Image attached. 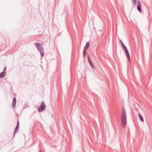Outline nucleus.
<instances>
[{"label":"nucleus","mask_w":152,"mask_h":152,"mask_svg":"<svg viewBox=\"0 0 152 152\" xmlns=\"http://www.w3.org/2000/svg\"><path fill=\"white\" fill-rule=\"evenodd\" d=\"M121 121L123 126L125 127L127 123L126 114L124 108H123L121 113Z\"/></svg>","instance_id":"nucleus-1"},{"label":"nucleus","mask_w":152,"mask_h":152,"mask_svg":"<svg viewBox=\"0 0 152 152\" xmlns=\"http://www.w3.org/2000/svg\"><path fill=\"white\" fill-rule=\"evenodd\" d=\"M122 46V48L124 50L127 49L126 47V46L124 44Z\"/></svg>","instance_id":"nucleus-13"},{"label":"nucleus","mask_w":152,"mask_h":152,"mask_svg":"<svg viewBox=\"0 0 152 152\" xmlns=\"http://www.w3.org/2000/svg\"><path fill=\"white\" fill-rule=\"evenodd\" d=\"M141 2L138 0V3L137 5V9L140 12H142L141 8Z\"/></svg>","instance_id":"nucleus-5"},{"label":"nucleus","mask_w":152,"mask_h":152,"mask_svg":"<svg viewBox=\"0 0 152 152\" xmlns=\"http://www.w3.org/2000/svg\"><path fill=\"white\" fill-rule=\"evenodd\" d=\"M19 122L18 121H17V126H16V128H15L14 130V134H13V137H14L15 133H16V132L19 129Z\"/></svg>","instance_id":"nucleus-4"},{"label":"nucleus","mask_w":152,"mask_h":152,"mask_svg":"<svg viewBox=\"0 0 152 152\" xmlns=\"http://www.w3.org/2000/svg\"><path fill=\"white\" fill-rule=\"evenodd\" d=\"M88 62L89 63V64L90 66L93 68L94 69V65H93V63H92L91 60H89V61H88Z\"/></svg>","instance_id":"nucleus-11"},{"label":"nucleus","mask_w":152,"mask_h":152,"mask_svg":"<svg viewBox=\"0 0 152 152\" xmlns=\"http://www.w3.org/2000/svg\"><path fill=\"white\" fill-rule=\"evenodd\" d=\"M133 3L134 4L136 5L137 4V0H132Z\"/></svg>","instance_id":"nucleus-15"},{"label":"nucleus","mask_w":152,"mask_h":152,"mask_svg":"<svg viewBox=\"0 0 152 152\" xmlns=\"http://www.w3.org/2000/svg\"><path fill=\"white\" fill-rule=\"evenodd\" d=\"M86 50L83 49V56L85 57L86 56Z\"/></svg>","instance_id":"nucleus-12"},{"label":"nucleus","mask_w":152,"mask_h":152,"mask_svg":"<svg viewBox=\"0 0 152 152\" xmlns=\"http://www.w3.org/2000/svg\"><path fill=\"white\" fill-rule=\"evenodd\" d=\"M126 55V57H127V58L129 60V61H130V57L129 56V52L128 50H124Z\"/></svg>","instance_id":"nucleus-6"},{"label":"nucleus","mask_w":152,"mask_h":152,"mask_svg":"<svg viewBox=\"0 0 152 152\" xmlns=\"http://www.w3.org/2000/svg\"><path fill=\"white\" fill-rule=\"evenodd\" d=\"M6 67H5L4 69V70L3 71V72H5L6 73Z\"/></svg>","instance_id":"nucleus-16"},{"label":"nucleus","mask_w":152,"mask_h":152,"mask_svg":"<svg viewBox=\"0 0 152 152\" xmlns=\"http://www.w3.org/2000/svg\"><path fill=\"white\" fill-rule=\"evenodd\" d=\"M122 46V48L124 50L127 49L126 47V46L124 44Z\"/></svg>","instance_id":"nucleus-14"},{"label":"nucleus","mask_w":152,"mask_h":152,"mask_svg":"<svg viewBox=\"0 0 152 152\" xmlns=\"http://www.w3.org/2000/svg\"><path fill=\"white\" fill-rule=\"evenodd\" d=\"M5 74L6 73L2 71L0 73V78L4 77L5 76Z\"/></svg>","instance_id":"nucleus-8"},{"label":"nucleus","mask_w":152,"mask_h":152,"mask_svg":"<svg viewBox=\"0 0 152 152\" xmlns=\"http://www.w3.org/2000/svg\"><path fill=\"white\" fill-rule=\"evenodd\" d=\"M88 61H89V60H91L90 59V58L89 57H88Z\"/></svg>","instance_id":"nucleus-18"},{"label":"nucleus","mask_w":152,"mask_h":152,"mask_svg":"<svg viewBox=\"0 0 152 152\" xmlns=\"http://www.w3.org/2000/svg\"><path fill=\"white\" fill-rule=\"evenodd\" d=\"M120 41L122 45L124 44L121 40H120Z\"/></svg>","instance_id":"nucleus-17"},{"label":"nucleus","mask_w":152,"mask_h":152,"mask_svg":"<svg viewBox=\"0 0 152 152\" xmlns=\"http://www.w3.org/2000/svg\"><path fill=\"white\" fill-rule=\"evenodd\" d=\"M138 115H139V118L140 120H141V121H142V122H143L144 121V119H143V117L142 116V115L140 113H139Z\"/></svg>","instance_id":"nucleus-10"},{"label":"nucleus","mask_w":152,"mask_h":152,"mask_svg":"<svg viewBox=\"0 0 152 152\" xmlns=\"http://www.w3.org/2000/svg\"><path fill=\"white\" fill-rule=\"evenodd\" d=\"M89 45V43L88 42H87L84 48L83 49L87 50Z\"/></svg>","instance_id":"nucleus-9"},{"label":"nucleus","mask_w":152,"mask_h":152,"mask_svg":"<svg viewBox=\"0 0 152 152\" xmlns=\"http://www.w3.org/2000/svg\"><path fill=\"white\" fill-rule=\"evenodd\" d=\"M39 152H42V151L41 150H40L39 151Z\"/></svg>","instance_id":"nucleus-20"},{"label":"nucleus","mask_w":152,"mask_h":152,"mask_svg":"<svg viewBox=\"0 0 152 152\" xmlns=\"http://www.w3.org/2000/svg\"><path fill=\"white\" fill-rule=\"evenodd\" d=\"M16 103V99L15 97H14L12 102V107L13 108H14L15 107V105Z\"/></svg>","instance_id":"nucleus-7"},{"label":"nucleus","mask_w":152,"mask_h":152,"mask_svg":"<svg viewBox=\"0 0 152 152\" xmlns=\"http://www.w3.org/2000/svg\"><path fill=\"white\" fill-rule=\"evenodd\" d=\"M46 107V105L44 101H42L40 106L38 109V111L39 112H41L44 111Z\"/></svg>","instance_id":"nucleus-3"},{"label":"nucleus","mask_w":152,"mask_h":152,"mask_svg":"<svg viewBox=\"0 0 152 152\" xmlns=\"http://www.w3.org/2000/svg\"><path fill=\"white\" fill-rule=\"evenodd\" d=\"M87 58H88V57H89L88 54H87Z\"/></svg>","instance_id":"nucleus-19"},{"label":"nucleus","mask_w":152,"mask_h":152,"mask_svg":"<svg viewBox=\"0 0 152 152\" xmlns=\"http://www.w3.org/2000/svg\"><path fill=\"white\" fill-rule=\"evenodd\" d=\"M35 45L36 47L38 49V51L41 53V56L42 57L44 56V52L43 48L41 44H39L37 43H35Z\"/></svg>","instance_id":"nucleus-2"}]
</instances>
